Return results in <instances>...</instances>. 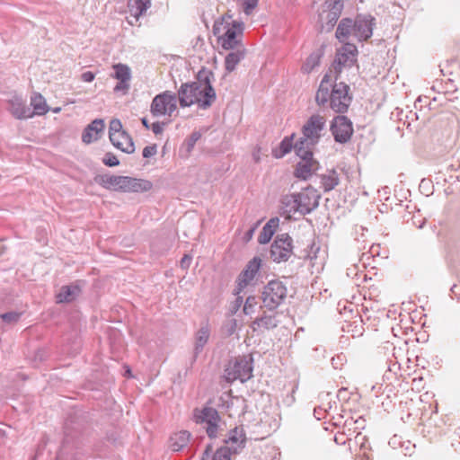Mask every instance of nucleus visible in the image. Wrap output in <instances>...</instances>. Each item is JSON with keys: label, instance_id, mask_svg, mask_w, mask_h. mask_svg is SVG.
<instances>
[{"label": "nucleus", "instance_id": "f257e3e1", "mask_svg": "<svg viewBox=\"0 0 460 460\" xmlns=\"http://www.w3.org/2000/svg\"><path fill=\"white\" fill-rule=\"evenodd\" d=\"M213 73L202 67L197 74L196 81L182 84L178 92V99L181 107L197 104L199 109L209 108L216 101L217 95L211 84Z\"/></svg>", "mask_w": 460, "mask_h": 460}, {"label": "nucleus", "instance_id": "f03ea898", "mask_svg": "<svg viewBox=\"0 0 460 460\" xmlns=\"http://www.w3.org/2000/svg\"><path fill=\"white\" fill-rule=\"evenodd\" d=\"M349 92L348 84L342 82L332 84L329 74H325L316 92L315 102L319 106L328 104L334 112L342 114L351 103L352 98Z\"/></svg>", "mask_w": 460, "mask_h": 460}, {"label": "nucleus", "instance_id": "7ed1b4c3", "mask_svg": "<svg viewBox=\"0 0 460 460\" xmlns=\"http://www.w3.org/2000/svg\"><path fill=\"white\" fill-rule=\"evenodd\" d=\"M94 181L106 190L120 192H146L153 187L147 180L113 174L97 175Z\"/></svg>", "mask_w": 460, "mask_h": 460}, {"label": "nucleus", "instance_id": "20e7f679", "mask_svg": "<svg viewBox=\"0 0 460 460\" xmlns=\"http://www.w3.org/2000/svg\"><path fill=\"white\" fill-rule=\"evenodd\" d=\"M253 370V358L251 355L236 357L227 363L225 369V378L228 383L236 380L244 383L252 378Z\"/></svg>", "mask_w": 460, "mask_h": 460}, {"label": "nucleus", "instance_id": "39448f33", "mask_svg": "<svg viewBox=\"0 0 460 460\" xmlns=\"http://www.w3.org/2000/svg\"><path fill=\"white\" fill-rule=\"evenodd\" d=\"M193 417L198 424L205 426L206 432L210 438H217L221 429V418L218 411L209 406H204L201 409H195Z\"/></svg>", "mask_w": 460, "mask_h": 460}, {"label": "nucleus", "instance_id": "423d86ee", "mask_svg": "<svg viewBox=\"0 0 460 460\" xmlns=\"http://www.w3.org/2000/svg\"><path fill=\"white\" fill-rule=\"evenodd\" d=\"M287 288L279 280L270 281L263 288L261 299L263 305L269 310L279 306L287 297Z\"/></svg>", "mask_w": 460, "mask_h": 460}, {"label": "nucleus", "instance_id": "0eeeda50", "mask_svg": "<svg viewBox=\"0 0 460 460\" xmlns=\"http://www.w3.org/2000/svg\"><path fill=\"white\" fill-rule=\"evenodd\" d=\"M224 26V33L218 37L221 46L225 49H234L238 47L240 38L243 35L244 24L241 21L226 22Z\"/></svg>", "mask_w": 460, "mask_h": 460}, {"label": "nucleus", "instance_id": "6e6552de", "mask_svg": "<svg viewBox=\"0 0 460 460\" xmlns=\"http://www.w3.org/2000/svg\"><path fill=\"white\" fill-rule=\"evenodd\" d=\"M325 123L326 119L323 116L319 114L312 115L302 128V138L311 145H316L325 128Z\"/></svg>", "mask_w": 460, "mask_h": 460}, {"label": "nucleus", "instance_id": "1a4fd4ad", "mask_svg": "<svg viewBox=\"0 0 460 460\" xmlns=\"http://www.w3.org/2000/svg\"><path fill=\"white\" fill-rule=\"evenodd\" d=\"M292 254V238L288 234L278 235L270 246V255L273 261H287Z\"/></svg>", "mask_w": 460, "mask_h": 460}, {"label": "nucleus", "instance_id": "9d476101", "mask_svg": "<svg viewBox=\"0 0 460 460\" xmlns=\"http://www.w3.org/2000/svg\"><path fill=\"white\" fill-rule=\"evenodd\" d=\"M295 194L299 208V215L301 216L311 213L319 206L321 196L318 191L312 187H307Z\"/></svg>", "mask_w": 460, "mask_h": 460}, {"label": "nucleus", "instance_id": "9b49d317", "mask_svg": "<svg viewBox=\"0 0 460 460\" xmlns=\"http://www.w3.org/2000/svg\"><path fill=\"white\" fill-rule=\"evenodd\" d=\"M331 131L336 142L347 143L353 134L352 123L346 116H336L332 121Z\"/></svg>", "mask_w": 460, "mask_h": 460}, {"label": "nucleus", "instance_id": "f8f14e48", "mask_svg": "<svg viewBox=\"0 0 460 460\" xmlns=\"http://www.w3.org/2000/svg\"><path fill=\"white\" fill-rule=\"evenodd\" d=\"M357 53L358 50L354 44L346 43L339 49L332 64L335 73H341L343 67L352 66L356 61Z\"/></svg>", "mask_w": 460, "mask_h": 460}, {"label": "nucleus", "instance_id": "ddd939ff", "mask_svg": "<svg viewBox=\"0 0 460 460\" xmlns=\"http://www.w3.org/2000/svg\"><path fill=\"white\" fill-rule=\"evenodd\" d=\"M261 265V260L259 257H253L249 261L237 278L234 295H239L254 279Z\"/></svg>", "mask_w": 460, "mask_h": 460}, {"label": "nucleus", "instance_id": "4468645a", "mask_svg": "<svg viewBox=\"0 0 460 460\" xmlns=\"http://www.w3.org/2000/svg\"><path fill=\"white\" fill-rule=\"evenodd\" d=\"M374 20L370 15H358L353 23V37L359 41L369 39L373 34Z\"/></svg>", "mask_w": 460, "mask_h": 460}, {"label": "nucleus", "instance_id": "2eb2a0df", "mask_svg": "<svg viewBox=\"0 0 460 460\" xmlns=\"http://www.w3.org/2000/svg\"><path fill=\"white\" fill-rule=\"evenodd\" d=\"M343 9L342 0H326L324 9L320 13V20L326 21L327 25L333 27Z\"/></svg>", "mask_w": 460, "mask_h": 460}, {"label": "nucleus", "instance_id": "dca6fc26", "mask_svg": "<svg viewBox=\"0 0 460 460\" xmlns=\"http://www.w3.org/2000/svg\"><path fill=\"white\" fill-rule=\"evenodd\" d=\"M114 75L119 83L114 87L115 93H122L126 94L129 90V82L131 79V70L128 66L124 64H116L113 66Z\"/></svg>", "mask_w": 460, "mask_h": 460}, {"label": "nucleus", "instance_id": "f3484780", "mask_svg": "<svg viewBox=\"0 0 460 460\" xmlns=\"http://www.w3.org/2000/svg\"><path fill=\"white\" fill-rule=\"evenodd\" d=\"M172 111V94L170 92L156 95L151 104V113L155 117L165 115Z\"/></svg>", "mask_w": 460, "mask_h": 460}, {"label": "nucleus", "instance_id": "a211bd4d", "mask_svg": "<svg viewBox=\"0 0 460 460\" xmlns=\"http://www.w3.org/2000/svg\"><path fill=\"white\" fill-rule=\"evenodd\" d=\"M319 169V163L314 158L300 160L294 172V175L301 180H308Z\"/></svg>", "mask_w": 460, "mask_h": 460}, {"label": "nucleus", "instance_id": "6ab92c4d", "mask_svg": "<svg viewBox=\"0 0 460 460\" xmlns=\"http://www.w3.org/2000/svg\"><path fill=\"white\" fill-rule=\"evenodd\" d=\"M9 103V111L14 118L25 119L33 117L31 108L25 104L22 97L14 96L10 100Z\"/></svg>", "mask_w": 460, "mask_h": 460}, {"label": "nucleus", "instance_id": "aec40b11", "mask_svg": "<svg viewBox=\"0 0 460 460\" xmlns=\"http://www.w3.org/2000/svg\"><path fill=\"white\" fill-rule=\"evenodd\" d=\"M104 128V121L101 119L93 120L84 130L82 140L85 144L96 141L100 137V133Z\"/></svg>", "mask_w": 460, "mask_h": 460}, {"label": "nucleus", "instance_id": "412c9836", "mask_svg": "<svg viewBox=\"0 0 460 460\" xmlns=\"http://www.w3.org/2000/svg\"><path fill=\"white\" fill-rule=\"evenodd\" d=\"M280 210L281 214L285 216L287 219H290L296 213L299 214V208L295 193L282 196L280 199Z\"/></svg>", "mask_w": 460, "mask_h": 460}, {"label": "nucleus", "instance_id": "4be33fe9", "mask_svg": "<svg viewBox=\"0 0 460 460\" xmlns=\"http://www.w3.org/2000/svg\"><path fill=\"white\" fill-rule=\"evenodd\" d=\"M245 433L242 428H234L229 432V436L225 439L226 444H230L229 447L233 453H237L238 450L244 447L245 445Z\"/></svg>", "mask_w": 460, "mask_h": 460}, {"label": "nucleus", "instance_id": "5701e85b", "mask_svg": "<svg viewBox=\"0 0 460 460\" xmlns=\"http://www.w3.org/2000/svg\"><path fill=\"white\" fill-rule=\"evenodd\" d=\"M81 293V289L76 285L64 286L57 295L58 303H68L74 301Z\"/></svg>", "mask_w": 460, "mask_h": 460}, {"label": "nucleus", "instance_id": "b1692460", "mask_svg": "<svg viewBox=\"0 0 460 460\" xmlns=\"http://www.w3.org/2000/svg\"><path fill=\"white\" fill-rule=\"evenodd\" d=\"M279 226V218L274 217L270 219L263 226L258 237V242L261 244L268 243L272 238L277 227Z\"/></svg>", "mask_w": 460, "mask_h": 460}, {"label": "nucleus", "instance_id": "393cba45", "mask_svg": "<svg viewBox=\"0 0 460 460\" xmlns=\"http://www.w3.org/2000/svg\"><path fill=\"white\" fill-rule=\"evenodd\" d=\"M150 0H129L128 4V12L136 22L150 7Z\"/></svg>", "mask_w": 460, "mask_h": 460}, {"label": "nucleus", "instance_id": "a878e982", "mask_svg": "<svg viewBox=\"0 0 460 460\" xmlns=\"http://www.w3.org/2000/svg\"><path fill=\"white\" fill-rule=\"evenodd\" d=\"M210 336V330L208 324L202 325L195 335V348L194 352L197 356L200 353L204 348V346L208 341Z\"/></svg>", "mask_w": 460, "mask_h": 460}, {"label": "nucleus", "instance_id": "bb28decb", "mask_svg": "<svg viewBox=\"0 0 460 460\" xmlns=\"http://www.w3.org/2000/svg\"><path fill=\"white\" fill-rule=\"evenodd\" d=\"M354 21L349 18L342 19L336 30V37L341 41H345L349 36H353Z\"/></svg>", "mask_w": 460, "mask_h": 460}, {"label": "nucleus", "instance_id": "cd10ccee", "mask_svg": "<svg viewBox=\"0 0 460 460\" xmlns=\"http://www.w3.org/2000/svg\"><path fill=\"white\" fill-rule=\"evenodd\" d=\"M121 135L119 138L111 140V144L124 153L132 154L135 151V146L131 137L128 133Z\"/></svg>", "mask_w": 460, "mask_h": 460}, {"label": "nucleus", "instance_id": "c85d7f7f", "mask_svg": "<svg viewBox=\"0 0 460 460\" xmlns=\"http://www.w3.org/2000/svg\"><path fill=\"white\" fill-rule=\"evenodd\" d=\"M314 146V145H311L309 142L305 141L304 138L300 137V139L294 145V149L300 160L311 159L314 158L312 151Z\"/></svg>", "mask_w": 460, "mask_h": 460}, {"label": "nucleus", "instance_id": "c756f323", "mask_svg": "<svg viewBox=\"0 0 460 460\" xmlns=\"http://www.w3.org/2000/svg\"><path fill=\"white\" fill-rule=\"evenodd\" d=\"M244 58L243 48H238L235 51L228 53L225 59V66L226 71L233 72L239 62Z\"/></svg>", "mask_w": 460, "mask_h": 460}, {"label": "nucleus", "instance_id": "7c9ffc66", "mask_svg": "<svg viewBox=\"0 0 460 460\" xmlns=\"http://www.w3.org/2000/svg\"><path fill=\"white\" fill-rule=\"evenodd\" d=\"M278 320L275 315H263L261 317L256 318L252 323V328L253 331H258L261 328L266 330H270L278 325Z\"/></svg>", "mask_w": 460, "mask_h": 460}, {"label": "nucleus", "instance_id": "2f4dec72", "mask_svg": "<svg viewBox=\"0 0 460 460\" xmlns=\"http://www.w3.org/2000/svg\"><path fill=\"white\" fill-rule=\"evenodd\" d=\"M201 137V133L199 131H193L191 135L184 141V143L180 147V156L182 158H187L190 152L193 150L197 141Z\"/></svg>", "mask_w": 460, "mask_h": 460}, {"label": "nucleus", "instance_id": "473e14b6", "mask_svg": "<svg viewBox=\"0 0 460 460\" xmlns=\"http://www.w3.org/2000/svg\"><path fill=\"white\" fill-rule=\"evenodd\" d=\"M31 105L33 108L31 111L34 115H44L49 111V107L44 97L38 93H34L31 97Z\"/></svg>", "mask_w": 460, "mask_h": 460}, {"label": "nucleus", "instance_id": "72a5a7b5", "mask_svg": "<svg viewBox=\"0 0 460 460\" xmlns=\"http://www.w3.org/2000/svg\"><path fill=\"white\" fill-rule=\"evenodd\" d=\"M340 182L339 174L335 170L329 171L321 176V185L324 191L333 190Z\"/></svg>", "mask_w": 460, "mask_h": 460}, {"label": "nucleus", "instance_id": "f704fd0d", "mask_svg": "<svg viewBox=\"0 0 460 460\" xmlns=\"http://www.w3.org/2000/svg\"><path fill=\"white\" fill-rule=\"evenodd\" d=\"M322 56V50L317 49L316 51H314L303 64L301 67L302 71L305 74L311 73L316 66H319Z\"/></svg>", "mask_w": 460, "mask_h": 460}, {"label": "nucleus", "instance_id": "c9c22d12", "mask_svg": "<svg viewBox=\"0 0 460 460\" xmlns=\"http://www.w3.org/2000/svg\"><path fill=\"white\" fill-rule=\"evenodd\" d=\"M365 422L366 420L362 417L356 420L349 418L345 420L343 428L349 432V435L353 433L359 434L360 430L365 428Z\"/></svg>", "mask_w": 460, "mask_h": 460}, {"label": "nucleus", "instance_id": "e433bc0d", "mask_svg": "<svg viewBox=\"0 0 460 460\" xmlns=\"http://www.w3.org/2000/svg\"><path fill=\"white\" fill-rule=\"evenodd\" d=\"M190 438V433L187 430H181L174 433V452L181 451L185 448Z\"/></svg>", "mask_w": 460, "mask_h": 460}, {"label": "nucleus", "instance_id": "4c0bfd02", "mask_svg": "<svg viewBox=\"0 0 460 460\" xmlns=\"http://www.w3.org/2000/svg\"><path fill=\"white\" fill-rule=\"evenodd\" d=\"M294 134H292L290 137H285L279 145V150L276 151L274 153V156L276 158L283 157L285 155L288 154L291 149L294 147L293 146V137Z\"/></svg>", "mask_w": 460, "mask_h": 460}, {"label": "nucleus", "instance_id": "58836bf2", "mask_svg": "<svg viewBox=\"0 0 460 460\" xmlns=\"http://www.w3.org/2000/svg\"><path fill=\"white\" fill-rule=\"evenodd\" d=\"M122 133H127L122 129V124L119 119H113L110 122L109 127V137L110 140H114L119 138V137L122 136Z\"/></svg>", "mask_w": 460, "mask_h": 460}, {"label": "nucleus", "instance_id": "ea45409f", "mask_svg": "<svg viewBox=\"0 0 460 460\" xmlns=\"http://www.w3.org/2000/svg\"><path fill=\"white\" fill-rule=\"evenodd\" d=\"M258 305L257 298L253 296H250L246 298L243 311V313L248 315L252 314L255 312L256 305Z\"/></svg>", "mask_w": 460, "mask_h": 460}, {"label": "nucleus", "instance_id": "a19ab883", "mask_svg": "<svg viewBox=\"0 0 460 460\" xmlns=\"http://www.w3.org/2000/svg\"><path fill=\"white\" fill-rule=\"evenodd\" d=\"M232 453L228 447H221L215 452L213 460H231Z\"/></svg>", "mask_w": 460, "mask_h": 460}, {"label": "nucleus", "instance_id": "79ce46f5", "mask_svg": "<svg viewBox=\"0 0 460 460\" xmlns=\"http://www.w3.org/2000/svg\"><path fill=\"white\" fill-rule=\"evenodd\" d=\"M102 163L109 167H113V166H117L119 164V159L112 153L105 154V155L102 159Z\"/></svg>", "mask_w": 460, "mask_h": 460}, {"label": "nucleus", "instance_id": "37998d69", "mask_svg": "<svg viewBox=\"0 0 460 460\" xmlns=\"http://www.w3.org/2000/svg\"><path fill=\"white\" fill-rule=\"evenodd\" d=\"M259 0H243V9L246 15H250L257 7Z\"/></svg>", "mask_w": 460, "mask_h": 460}, {"label": "nucleus", "instance_id": "c03bdc74", "mask_svg": "<svg viewBox=\"0 0 460 460\" xmlns=\"http://www.w3.org/2000/svg\"><path fill=\"white\" fill-rule=\"evenodd\" d=\"M20 316H21V314H19V313L8 312V313L3 314L1 315V318L3 319L4 322H5L7 323H13L19 320Z\"/></svg>", "mask_w": 460, "mask_h": 460}, {"label": "nucleus", "instance_id": "a18cd8bd", "mask_svg": "<svg viewBox=\"0 0 460 460\" xmlns=\"http://www.w3.org/2000/svg\"><path fill=\"white\" fill-rule=\"evenodd\" d=\"M156 151H157V149H156L155 145L147 146L143 149L142 155L145 158H149V157L154 156L156 154Z\"/></svg>", "mask_w": 460, "mask_h": 460}, {"label": "nucleus", "instance_id": "49530a36", "mask_svg": "<svg viewBox=\"0 0 460 460\" xmlns=\"http://www.w3.org/2000/svg\"><path fill=\"white\" fill-rule=\"evenodd\" d=\"M164 125V123L154 122L151 126V128L155 135H158L163 132Z\"/></svg>", "mask_w": 460, "mask_h": 460}, {"label": "nucleus", "instance_id": "de8ad7c7", "mask_svg": "<svg viewBox=\"0 0 460 460\" xmlns=\"http://www.w3.org/2000/svg\"><path fill=\"white\" fill-rule=\"evenodd\" d=\"M95 75L93 72L87 71L82 74L81 78L84 82L90 83L94 79Z\"/></svg>", "mask_w": 460, "mask_h": 460}, {"label": "nucleus", "instance_id": "09e8293b", "mask_svg": "<svg viewBox=\"0 0 460 460\" xmlns=\"http://www.w3.org/2000/svg\"><path fill=\"white\" fill-rule=\"evenodd\" d=\"M226 326H227V334L232 335L235 332V329H236V320H234V319L231 320Z\"/></svg>", "mask_w": 460, "mask_h": 460}, {"label": "nucleus", "instance_id": "8fccbe9b", "mask_svg": "<svg viewBox=\"0 0 460 460\" xmlns=\"http://www.w3.org/2000/svg\"><path fill=\"white\" fill-rule=\"evenodd\" d=\"M190 261H191V257H190L189 255H185L181 260V267L182 269H186L190 266Z\"/></svg>", "mask_w": 460, "mask_h": 460}, {"label": "nucleus", "instance_id": "3c124183", "mask_svg": "<svg viewBox=\"0 0 460 460\" xmlns=\"http://www.w3.org/2000/svg\"><path fill=\"white\" fill-rule=\"evenodd\" d=\"M257 227V225H255L254 226L251 227L244 234V239L245 241H250L252 236H253V234L255 232V229Z\"/></svg>", "mask_w": 460, "mask_h": 460}, {"label": "nucleus", "instance_id": "603ef678", "mask_svg": "<svg viewBox=\"0 0 460 460\" xmlns=\"http://www.w3.org/2000/svg\"><path fill=\"white\" fill-rule=\"evenodd\" d=\"M237 297L235 298L234 305V313H235L243 305V297L236 295Z\"/></svg>", "mask_w": 460, "mask_h": 460}, {"label": "nucleus", "instance_id": "864d4df0", "mask_svg": "<svg viewBox=\"0 0 460 460\" xmlns=\"http://www.w3.org/2000/svg\"><path fill=\"white\" fill-rule=\"evenodd\" d=\"M141 122L143 124V126L146 128V129H149L150 128V125L148 123V120L146 117L142 118L141 119Z\"/></svg>", "mask_w": 460, "mask_h": 460}, {"label": "nucleus", "instance_id": "5fc2aeb1", "mask_svg": "<svg viewBox=\"0 0 460 460\" xmlns=\"http://www.w3.org/2000/svg\"><path fill=\"white\" fill-rule=\"evenodd\" d=\"M334 440L337 444H344L345 440L343 438H340L339 436H335Z\"/></svg>", "mask_w": 460, "mask_h": 460}, {"label": "nucleus", "instance_id": "6e6d98bb", "mask_svg": "<svg viewBox=\"0 0 460 460\" xmlns=\"http://www.w3.org/2000/svg\"><path fill=\"white\" fill-rule=\"evenodd\" d=\"M258 153H259V150H258L257 152H254V153L252 154L253 159H254V161H255L256 163H258V162L260 161V156H259V154H258Z\"/></svg>", "mask_w": 460, "mask_h": 460}, {"label": "nucleus", "instance_id": "4d7b16f0", "mask_svg": "<svg viewBox=\"0 0 460 460\" xmlns=\"http://www.w3.org/2000/svg\"><path fill=\"white\" fill-rule=\"evenodd\" d=\"M5 247L3 243V242L0 240V255L4 252Z\"/></svg>", "mask_w": 460, "mask_h": 460}, {"label": "nucleus", "instance_id": "13d9d810", "mask_svg": "<svg viewBox=\"0 0 460 460\" xmlns=\"http://www.w3.org/2000/svg\"><path fill=\"white\" fill-rule=\"evenodd\" d=\"M456 288H457V286L456 285H454L452 288H451V292L456 294Z\"/></svg>", "mask_w": 460, "mask_h": 460}, {"label": "nucleus", "instance_id": "bf43d9fd", "mask_svg": "<svg viewBox=\"0 0 460 460\" xmlns=\"http://www.w3.org/2000/svg\"><path fill=\"white\" fill-rule=\"evenodd\" d=\"M59 111H60V108H56L53 111L57 113V112H58Z\"/></svg>", "mask_w": 460, "mask_h": 460}, {"label": "nucleus", "instance_id": "052dcab7", "mask_svg": "<svg viewBox=\"0 0 460 460\" xmlns=\"http://www.w3.org/2000/svg\"><path fill=\"white\" fill-rule=\"evenodd\" d=\"M129 374H130V370H129V369H128V370H127V375H129Z\"/></svg>", "mask_w": 460, "mask_h": 460}]
</instances>
